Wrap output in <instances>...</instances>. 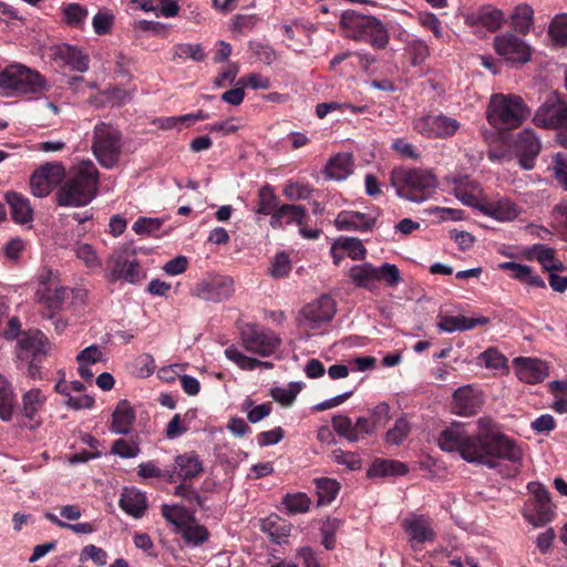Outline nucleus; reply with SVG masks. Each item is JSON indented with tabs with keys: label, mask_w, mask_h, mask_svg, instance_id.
<instances>
[{
	"label": "nucleus",
	"mask_w": 567,
	"mask_h": 567,
	"mask_svg": "<svg viewBox=\"0 0 567 567\" xmlns=\"http://www.w3.org/2000/svg\"><path fill=\"white\" fill-rule=\"evenodd\" d=\"M439 446L445 452H457L468 462L493 468L498 460L517 463L522 460V450L487 416L477 420V432L470 434L462 423H453L444 429L437 439Z\"/></svg>",
	"instance_id": "obj_1"
},
{
	"label": "nucleus",
	"mask_w": 567,
	"mask_h": 567,
	"mask_svg": "<svg viewBox=\"0 0 567 567\" xmlns=\"http://www.w3.org/2000/svg\"><path fill=\"white\" fill-rule=\"evenodd\" d=\"M99 171L91 161L74 166L66 182L56 193L59 206L81 207L90 204L96 196Z\"/></svg>",
	"instance_id": "obj_2"
},
{
	"label": "nucleus",
	"mask_w": 567,
	"mask_h": 567,
	"mask_svg": "<svg viewBox=\"0 0 567 567\" xmlns=\"http://www.w3.org/2000/svg\"><path fill=\"white\" fill-rule=\"evenodd\" d=\"M391 186L405 200L422 204L436 193L439 181L432 169L395 167L390 173Z\"/></svg>",
	"instance_id": "obj_3"
},
{
	"label": "nucleus",
	"mask_w": 567,
	"mask_h": 567,
	"mask_svg": "<svg viewBox=\"0 0 567 567\" xmlns=\"http://www.w3.org/2000/svg\"><path fill=\"white\" fill-rule=\"evenodd\" d=\"M340 27L349 38L367 41L377 50L385 49L390 41L389 31L380 19L355 10H346L341 14Z\"/></svg>",
	"instance_id": "obj_4"
},
{
	"label": "nucleus",
	"mask_w": 567,
	"mask_h": 567,
	"mask_svg": "<svg viewBox=\"0 0 567 567\" xmlns=\"http://www.w3.org/2000/svg\"><path fill=\"white\" fill-rule=\"evenodd\" d=\"M528 114L529 111L520 96L498 93L491 96L486 117L496 130L509 131L518 127Z\"/></svg>",
	"instance_id": "obj_5"
},
{
	"label": "nucleus",
	"mask_w": 567,
	"mask_h": 567,
	"mask_svg": "<svg viewBox=\"0 0 567 567\" xmlns=\"http://www.w3.org/2000/svg\"><path fill=\"white\" fill-rule=\"evenodd\" d=\"M0 89L7 95L40 94L48 90L45 79L22 64H11L0 72Z\"/></svg>",
	"instance_id": "obj_6"
},
{
	"label": "nucleus",
	"mask_w": 567,
	"mask_h": 567,
	"mask_svg": "<svg viewBox=\"0 0 567 567\" xmlns=\"http://www.w3.org/2000/svg\"><path fill=\"white\" fill-rule=\"evenodd\" d=\"M348 277L354 287L369 291H374L379 281H384L389 287H396L402 280L396 265L388 262L380 267L371 262L354 265L349 269Z\"/></svg>",
	"instance_id": "obj_7"
},
{
	"label": "nucleus",
	"mask_w": 567,
	"mask_h": 567,
	"mask_svg": "<svg viewBox=\"0 0 567 567\" xmlns=\"http://www.w3.org/2000/svg\"><path fill=\"white\" fill-rule=\"evenodd\" d=\"M91 147L99 163L106 168H112L120 159L122 134L115 126L100 122L93 128Z\"/></svg>",
	"instance_id": "obj_8"
},
{
	"label": "nucleus",
	"mask_w": 567,
	"mask_h": 567,
	"mask_svg": "<svg viewBox=\"0 0 567 567\" xmlns=\"http://www.w3.org/2000/svg\"><path fill=\"white\" fill-rule=\"evenodd\" d=\"M493 48L512 68H519L528 63L533 55L532 45L518 34L506 31L496 35Z\"/></svg>",
	"instance_id": "obj_9"
},
{
	"label": "nucleus",
	"mask_w": 567,
	"mask_h": 567,
	"mask_svg": "<svg viewBox=\"0 0 567 567\" xmlns=\"http://www.w3.org/2000/svg\"><path fill=\"white\" fill-rule=\"evenodd\" d=\"M533 122L547 130H567V99L554 91L537 109Z\"/></svg>",
	"instance_id": "obj_10"
},
{
	"label": "nucleus",
	"mask_w": 567,
	"mask_h": 567,
	"mask_svg": "<svg viewBox=\"0 0 567 567\" xmlns=\"http://www.w3.org/2000/svg\"><path fill=\"white\" fill-rule=\"evenodd\" d=\"M527 488L533 494V498L526 503L524 518L533 526L542 527L553 520L555 516L549 494L546 488L537 482L529 483Z\"/></svg>",
	"instance_id": "obj_11"
},
{
	"label": "nucleus",
	"mask_w": 567,
	"mask_h": 567,
	"mask_svg": "<svg viewBox=\"0 0 567 567\" xmlns=\"http://www.w3.org/2000/svg\"><path fill=\"white\" fill-rule=\"evenodd\" d=\"M241 340L245 349L261 357L274 354L280 346L279 337L269 329H259L248 324L241 331Z\"/></svg>",
	"instance_id": "obj_12"
},
{
	"label": "nucleus",
	"mask_w": 567,
	"mask_h": 567,
	"mask_svg": "<svg viewBox=\"0 0 567 567\" xmlns=\"http://www.w3.org/2000/svg\"><path fill=\"white\" fill-rule=\"evenodd\" d=\"M235 291L234 280L228 276H209L194 287L192 295L210 302L228 300Z\"/></svg>",
	"instance_id": "obj_13"
},
{
	"label": "nucleus",
	"mask_w": 567,
	"mask_h": 567,
	"mask_svg": "<svg viewBox=\"0 0 567 567\" xmlns=\"http://www.w3.org/2000/svg\"><path fill=\"white\" fill-rule=\"evenodd\" d=\"M457 120L444 114L426 115L414 121L413 127L416 132L429 138H447L453 136L460 128Z\"/></svg>",
	"instance_id": "obj_14"
},
{
	"label": "nucleus",
	"mask_w": 567,
	"mask_h": 567,
	"mask_svg": "<svg viewBox=\"0 0 567 567\" xmlns=\"http://www.w3.org/2000/svg\"><path fill=\"white\" fill-rule=\"evenodd\" d=\"M334 313L336 306L333 299L324 295L302 308L299 324L307 329H318L323 323L331 321Z\"/></svg>",
	"instance_id": "obj_15"
},
{
	"label": "nucleus",
	"mask_w": 567,
	"mask_h": 567,
	"mask_svg": "<svg viewBox=\"0 0 567 567\" xmlns=\"http://www.w3.org/2000/svg\"><path fill=\"white\" fill-rule=\"evenodd\" d=\"M47 396L40 389H31L22 394L18 406L20 423L28 429H35L41 424L40 411L42 410Z\"/></svg>",
	"instance_id": "obj_16"
},
{
	"label": "nucleus",
	"mask_w": 567,
	"mask_h": 567,
	"mask_svg": "<svg viewBox=\"0 0 567 567\" xmlns=\"http://www.w3.org/2000/svg\"><path fill=\"white\" fill-rule=\"evenodd\" d=\"M19 358L27 361H42L50 350L48 338L39 330L22 334L18 342Z\"/></svg>",
	"instance_id": "obj_17"
},
{
	"label": "nucleus",
	"mask_w": 567,
	"mask_h": 567,
	"mask_svg": "<svg viewBox=\"0 0 567 567\" xmlns=\"http://www.w3.org/2000/svg\"><path fill=\"white\" fill-rule=\"evenodd\" d=\"M515 150L519 156V165L524 169H532L542 150L540 138L534 130L525 128L517 134Z\"/></svg>",
	"instance_id": "obj_18"
},
{
	"label": "nucleus",
	"mask_w": 567,
	"mask_h": 567,
	"mask_svg": "<svg viewBox=\"0 0 567 567\" xmlns=\"http://www.w3.org/2000/svg\"><path fill=\"white\" fill-rule=\"evenodd\" d=\"M379 212L372 213H360L355 210H342L336 219L334 226L338 230L346 231H371L379 217Z\"/></svg>",
	"instance_id": "obj_19"
},
{
	"label": "nucleus",
	"mask_w": 567,
	"mask_h": 567,
	"mask_svg": "<svg viewBox=\"0 0 567 567\" xmlns=\"http://www.w3.org/2000/svg\"><path fill=\"white\" fill-rule=\"evenodd\" d=\"M53 58L70 70L84 73L89 70L90 59L80 48L61 43L53 48Z\"/></svg>",
	"instance_id": "obj_20"
},
{
	"label": "nucleus",
	"mask_w": 567,
	"mask_h": 567,
	"mask_svg": "<svg viewBox=\"0 0 567 567\" xmlns=\"http://www.w3.org/2000/svg\"><path fill=\"white\" fill-rule=\"evenodd\" d=\"M482 404V399L472 385H463L456 389L452 396V412L460 416L475 414Z\"/></svg>",
	"instance_id": "obj_21"
},
{
	"label": "nucleus",
	"mask_w": 567,
	"mask_h": 567,
	"mask_svg": "<svg viewBox=\"0 0 567 567\" xmlns=\"http://www.w3.org/2000/svg\"><path fill=\"white\" fill-rule=\"evenodd\" d=\"M514 363L516 365V375L525 383H539L549 373L547 363L540 359L516 358Z\"/></svg>",
	"instance_id": "obj_22"
},
{
	"label": "nucleus",
	"mask_w": 567,
	"mask_h": 567,
	"mask_svg": "<svg viewBox=\"0 0 567 567\" xmlns=\"http://www.w3.org/2000/svg\"><path fill=\"white\" fill-rule=\"evenodd\" d=\"M113 267L111 271V281L124 279L130 284H137L145 278L140 262L136 258H128L123 255H118L112 259Z\"/></svg>",
	"instance_id": "obj_23"
},
{
	"label": "nucleus",
	"mask_w": 567,
	"mask_h": 567,
	"mask_svg": "<svg viewBox=\"0 0 567 567\" xmlns=\"http://www.w3.org/2000/svg\"><path fill=\"white\" fill-rule=\"evenodd\" d=\"M524 256L528 260H537L548 274L565 270L564 262L556 257V250L543 244H535L525 250Z\"/></svg>",
	"instance_id": "obj_24"
},
{
	"label": "nucleus",
	"mask_w": 567,
	"mask_h": 567,
	"mask_svg": "<svg viewBox=\"0 0 567 567\" xmlns=\"http://www.w3.org/2000/svg\"><path fill=\"white\" fill-rule=\"evenodd\" d=\"M467 21L472 25L480 24L488 31L495 32L504 25L506 17L501 9L492 4H485L480 7L476 12L468 17Z\"/></svg>",
	"instance_id": "obj_25"
},
{
	"label": "nucleus",
	"mask_w": 567,
	"mask_h": 567,
	"mask_svg": "<svg viewBox=\"0 0 567 567\" xmlns=\"http://www.w3.org/2000/svg\"><path fill=\"white\" fill-rule=\"evenodd\" d=\"M402 527L409 534L410 540L415 544L434 542L435 533L432 529L430 518L425 516H413L402 522Z\"/></svg>",
	"instance_id": "obj_26"
},
{
	"label": "nucleus",
	"mask_w": 567,
	"mask_h": 567,
	"mask_svg": "<svg viewBox=\"0 0 567 567\" xmlns=\"http://www.w3.org/2000/svg\"><path fill=\"white\" fill-rule=\"evenodd\" d=\"M489 323V318L484 316L467 318L465 316H444L441 317L437 324L439 329L444 332L467 331L476 327Z\"/></svg>",
	"instance_id": "obj_27"
},
{
	"label": "nucleus",
	"mask_w": 567,
	"mask_h": 567,
	"mask_svg": "<svg viewBox=\"0 0 567 567\" xmlns=\"http://www.w3.org/2000/svg\"><path fill=\"white\" fill-rule=\"evenodd\" d=\"M134 422V409L127 400H121L113 411L110 431L115 434H128Z\"/></svg>",
	"instance_id": "obj_28"
},
{
	"label": "nucleus",
	"mask_w": 567,
	"mask_h": 567,
	"mask_svg": "<svg viewBox=\"0 0 567 567\" xmlns=\"http://www.w3.org/2000/svg\"><path fill=\"white\" fill-rule=\"evenodd\" d=\"M499 268L511 272V278L519 281L523 285L546 288V284L543 278L537 275L534 269L528 265H522L514 261H505L499 265Z\"/></svg>",
	"instance_id": "obj_29"
},
{
	"label": "nucleus",
	"mask_w": 567,
	"mask_h": 567,
	"mask_svg": "<svg viewBox=\"0 0 567 567\" xmlns=\"http://www.w3.org/2000/svg\"><path fill=\"white\" fill-rule=\"evenodd\" d=\"M4 198L10 206V214L14 223L23 225L32 221L33 208L29 198L17 192H8Z\"/></svg>",
	"instance_id": "obj_30"
},
{
	"label": "nucleus",
	"mask_w": 567,
	"mask_h": 567,
	"mask_svg": "<svg viewBox=\"0 0 567 567\" xmlns=\"http://www.w3.org/2000/svg\"><path fill=\"white\" fill-rule=\"evenodd\" d=\"M481 210L484 215L499 221H512L519 214L517 205L507 198L486 202L481 206Z\"/></svg>",
	"instance_id": "obj_31"
},
{
	"label": "nucleus",
	"mask_w": 567,
	"mask_h": 567,
	"mask_svg": "<svg viewBox=\"0 0 567 567\" xmlns=\"http://www.w3.org/2000/svg\"><path fill=\"white\" fill-rule=\"evenodd\" d=\"M202 472L203 464L195 452H186L177 455L175 457V471H171V473H174V477L178 476L184 481L192 480Z\"/></svg>",
	"instance_id": "obj_32"
},
{
	"label": "nucleus",
	"mask_w": 567,
	"mask_h": 567,
	"mask_svg": "<svg viewBox=\"0 0 567 567\" xmlns=\"http://www.w3.org/2000/svg\"><path fill=\"white\" fill-rule=\"evenodd\" d=\"M307 210L303 206L284 204L279 206L270 217V226L272 228H280L284 224L295 223L298 226L302 225Z\"/></svg>",
	"instance_id": "obj_33"
},
{
	"label": "nucleus",
	"mask_w": 567,
	"mask_h": 567,
	"mask_svg": "<svg viewBox=\"0 0 567 567\" xmlns=\"http://www.w3.org/2000/svg\"><path fill=\"white\" fill-rule=\"evenodd\" d=\"M118 505L127 515L141 518L147 507L146 496L135 488H125L121 494Z\"/></svg>",
	"instance_id": "obj_34"
},
{
	"label": "nucleus",
	"mask_w": 567,
	"mask_h": 567,
	"mask_svg": "<svg viewBox=\"0 0 567 567\" xmlns=\"http://www.w3.org/2000/svg\"><path fill=\"white\" fill-rule=\"evenodd\" d=\"M291 524L272 514L261 520V530L276 544L286 543L291 533Z\"/></svg>",
	"instance_id": "obj_35"
},
{
	"label": "nucleus",
	"mask_w": 567,
	"mask_h": 567,
	"mask_svg": "<svg viewBox=\"0 0 567 567\" xmlns=\"http://www.w3.org/2000/svg\"><path fill=\"white\" fill-rule=\"evenodd\" d=\"M509 18L513 29L517 33L526 35L534 25V9L526 2L519 3L513 9Z\"/></svg>",
	"instance_id": "obj_36"
},
{
	"label": "nucleus",
	"mask_w": 567,
	"mask_h": 567,
	"mask_svg": "<svg viewBox=\"0 0 567 567\" xmlns=\"http://www.w3.org/2000/svg\"><path fill=\"white\" fill-rule=\"evenodd\" d=\"M352 172V156L340 153L332 157L324 167L327 177L336 181L346 179Z\"/></svg>",
	"instance_id": "obj_37"
},
{
	"label": "nucleus",
	"mask_w": 567,
	"mask_h": 567,
	"mask_svg": "<svg viewBox=\"0 0 567 567\" xmlns=\"http://www.w3.org/2000/svg\"><path fill=\"white\" fill-rule=\"evenodd\" d=\"M409 472L408 466L395 460H375L368 470L369 477L402 476Z\"/></svg>",
	"instance_id": "obj_38"
},
{
	"label": "nucleus",
	"mask_w": 567,
	"mask_h": 567,
	"mask_svg": "<svg viewBox=\"0 0 567 567\" xmlns=\"http://www.w3.org/2000/svg\"><path fill=\"white\" fill-rule=\"evenodd\" d=\"M38 295L40 302L47 308L59 310L69 297V289L59 285H50L43 291L39 290Z\"/></svg>",
	"instance_id": "obj_39"
},
{
	"label": "nucleus",
	"mask_w": 567,
	"mask_h": 567,
	"mask_svg": "<svg viewBox=\"0 0 567 567\" xmlns=\"http://www.w3.org/2000/svg\"><path fill=\"white\" fill-rule=\"evenodd\" d=\"M16 396L11 383L0 374V419L4 422L12 420Z\"/></svg>",
	"instance_id": "obj_40"
},
{
	"label": "nucleus",
	"mask_w": 567,
	"mask_h": 567,
	"mask_svg": "<svg viewBox=\"0 0 567 567\" xmlns=\"http://www.w3.org/2000/svg\"><path fill=\"white\" fill-rule=\"evenodd\" d=\"M315 484L318 495V506L331 504L340 489L339 483L336 480L328 477L317 478L315 480Z\"/></svg>",
	"instance_id": "obj_41"
},
{
	"label": "nucleus",
	"mask_w": 567,
	"mask_h": 567,
	"mask_svg": "<svg viewBox=\"0 0 567 567\" xmlns=\"http://www.w3.org/2000/svg\"><path fill=\"white\" fill-rule=\"evenodd\" d=\"M111 453L121 458H133L141 453L138 436L126 439H117L113 442Z\"/></svg>",
	"instance_id": "obj_42"
},
{
	"label": "nucleus",
	"mask_w": 567,
	"mask_h": 567,
	"mask_svg": "<svg viewBox=\"0 0 567 567\" xmlns=\"http://www.w3.org/2000/svg\"><path fill=\"white\" fill-rule=\"evenodd\" d=\"M282 505L285 506L288 514H305L309 512L311 499L305 493L287 494L282 498Z\"/></svg>",
	"instance_id": "obj_43"
},
{
	"label": "nucleus",
	"mask_w": 567,
	"mask_h": 567,
	"mask_svg": "<svg viewBox=\"0 0 567 567\" xmlns=\"http://www.w3.org/2000/svg\"><path fill=\"white\" fill-rule=\"evenodd\" d=\"M174 58L203 62L206 59V52L200 43H179L174 47Z\"/></svg>",
	"instance_id": "obj_44"
},
{
	"label": "nucleus",
	"mask_w": 567,
	"mask_h": 567,
	"mask_svg": "<svg viewBox=\"0 0 567 567\" xmlns=\"http://www.w3.org/2000/svg\"><path fill=\"white\" fill-rule=\"evenodd\" d=\"M548 35L557 45H567V13H560L553 18L548 27Z\"/></svg>",
	"instance_id": "obj_45"
},
{
	"label": "nucleus",
	"mask_w": 567,
	"mask_h": 567,
	"mask_svg": "<svg viewBox=\"0 0 567 567\" xmlns=\"http://www.w3.org/2000/svg\"><path fill=\"white\" fill-rule=\"evenodd\" d=\"M332 427L339 436L344 437L349 442L360 441V436L354 431V423L344 414L334 415L331 420Z\"/></svg>",
	"instance_id": "obj_46"
},
{
	"label": "nucleus",
	"mask_w": 567,
	"mask_h": 567,
	"mask_svg": "<svg viewBox=\"0 0 567 567\" xmlns=\"http://www.w3.org/2000/svg\"><path fill=\"white\" fill-rule=\"evenodd\" d=\"M278 208V198L269 185H265L258 193V206L256 213L271 215Z\"/></svg>",
	"instance_id": "obj_47"
},
{
	"label": "nucleus",
	"mask_w": 567,
	"mask_h": 567,
	"mask_svg": "<svg viewBox=\"0 0 567 567\" xmlns=\"http://www.w3.org/2000/svg\"><path fill=\"white\" fill-rule=\"evenodd\" d=\"M182 537L187 545L199 546L204 544L209 533L206 527L198 524H184L182 526Z\"/></svg>",
	"instance_id": "obj_48"
},
{
	"label": "nucleus",
	"mask_w": 567,
	"mask_h": 567,
	"mask_svg": "<svg viewBox=\"0 0 567 567\" xmlns=\"http://www.w3.org/2000/svg\"><path fill=\"white\" fill-rule=\"evenodd\" d=\"M337 245L347 251L348 256L353 260H363L367 256V249L362 241L355 237H344L337 241Z\"/></svg>",
	"instance_id": "obj_49"
},
{
	"label": "nucleus",
	"mask_w": 567,
	"mask_h": 567,
	"mask_svg": "<svg viewBox=\"0 0 567 567\" xmlns=\"http://www.w3.org/2000/svg\"><path fill=\"white\" fill-rule=\"evenodd\" d=\"M410 431V423L404 416H401L395 421L393 427L386 432L385 441L390 444L399 445L408 437Z\"/></svg>",
	"instance_id": "obj_50"
},
{
	"label": "nucleus",
	"mask_w": 567,
	"mask_h": 567,
	"mask_svg": "<svg viewBox=\"0 0 567 567\" xmlns=\"http://www.w3.org/2000/svg\"><path fill=\"white\" fill-rule=\"evenodd\" d=\"M75 256L84 262L90 269L100 268L102 260L99 258L95 249L86 243L76 244L74 248Z\"/></svg>",
	"instance_id": "obj_51"
},
{
	"label": "nucleus",
	"mask_w": 567,
	"mask_h": 567,
	"mask_svg": "<svg viewBox=\"0 0 567 567\" xmlns=\"http://www.w3.org/2000/svg\"><path fill=\"white\" fill-rule=\"evenodd\" d=\"M137 474L143 478H164L174 482V473L159 468L154 461L141 463L137 466Z\"/></svg>",
	"instance_id": "obj_52"
},
{
	"label": "nucleus",
	"mask_w": 567,
	"mask_h": 567,
	"mask_svg": "<svg viewBox=\"0 0 567 567\" xmlns=\"http://www.w3.org/2000/svg\"><path fill=\"white\" fill-rule=\"evenodd\" d=\"M225 355L235 362L240 369L252 371L259 367L260 360L249 358L241 353L235 346H230L225 350Z\"/></svg>",
	"instance_id": "obj_53"
},
{
	"label": "nucleus",
	"mask_w": 567,
	"mask_h": 567,
	"mask_svg": "<svg viewBox=\"0 0 567 567\" xmlns=\"http://www.w3.org/2000/svg\"><path fill=\"white\" fill-rule=\"evenodd\" d=\"M37 171L42 172L43 177L53 187L59 185L65 175V168H64L63 164L60 162L47 163V164L40 166V168H38Z\"/></svg>",
	"instance_id": "obj_54"
},
{
	"label": "nucleus",
	"mask_w": 567,
	"mask_h": 567,
	"mask_svg": "<svg viewBox=\"0 0 567 567\" xmlns=\"http://www.w3.org/2000/svg\"><path fill=\"white\" fill-rule=\"evenodd\" d=\"M300 391V383H290L288 388H274L271 390V396L275 401L288 406L292 404Z\"/></svg>",
	"instance_id": "obj_55"
},
{
	"label": "nucleus",
	"mask_w": 567,
	"mask_h": 567,
	"mask_svg": "<svg viewBox=\"0 0 567 567\" xmlns=\"http://www.w3.org/2000/svg\"><path fill=\"white\" fill-rule=\"evenodd\" d=\"M44 517L51 522L52 524L56 525L60 528L70 529L75 534H91L94 532V527L90 523H76L71 524L66 523L62 519H60L55 514L47 512L44 514Z\"/></svg>",
	"instance_id": "obj_56"
},
{
	"label": "nucleus",
	"mask_w": 567,
	"mask_h": 567,
	"mask_svg": "<svg viewBox=\"0 0 567 567\" xmlns=\"http://www.w3.org/2000/svg\"><path fill=\"white\" fill-rule=\"evenodd\" d=\"M550 169L558 184L567 190V154L557 153L554 155Z\"/></svg>",
	"instance_id": "obj_57"
},
{
	"label": "nucleus",
	"mask_w": 567,
	"mask_h": 567,
	"mask_svg": "<svg viewBox=\"0 0 567 567\" xmlns=\"http://www.w3.org/2000/svg\"><path fill=\"white\" fill-rule=\"evenodd\" d=\"M312 192L310 185L298 182H289L284 188V195L290 200L308 199Z\"/></svg>",
	"instance_id": "obj_58"
},
{
	"label": "nucleus",
	"mask_w": 567,
	"mask_h": 567,
	"mask_svg": "<svg viewBox=\"0 0 567 567\" xmlns=\"http://www.w3.org/2000/svg\"><path fill=\"white\" fill-rule=\"evenodd\" d=\"M408 51L412 56V64L420 65L430 56V48L424 40L413 39L408 43Z\"/></svg>",
	"instance_id": "obj_59"
},
{
	"label": "nucleus",
	"mask_w": 567,
	"mask_h": 567,
	"mask_svg": "<svg viewBox=\"0 0 567 567\" xmlns=\"http://www.w3.org/2000/svg\"><path fill=\"white\" fill-rule=\"evenodd\" d=\"M481 362L488 369H502L506 365L507 359L495 348H488L480 354Z\"/></svg>",
	"instance_id": "obj_60"
},
{
	"label": "nucleus",
	"mask_w": 567,
	"mask_h": 567,
	"mask_svg": "<svg viewBox=\"0 0 567 567\" xmlns=\"http://www.w3.org/2000/svg\"><path fill=\"white\" fill-rule=\"evenodd\" d=\"M30 188L33 196L42 198L51 193L53 186L47 182L42 172L35 171L30 177Z\"/></svg>",
	"instance_id": "obj_61"
},
{
	"label": "nucleus",
	"mask_w": 567,
	"mask_h": 567,
	"mask_svg": "<svg viewBox=\"0 0 567 567\" xmlns=\"http://www.w3.org/2000/svg\"><path fill=\"white\" fill-rule=\"evenodd\" d=\"M65 20L70 25L79 27L87 16V10L79 3H70L64 9Z\"/></svg>",
	"instance_id": "obj_62"
},
{
	"label": "nucleus",
	"mask_w": 567,
	"mask_h": 567,
	"mask_svg": "<svg viewBox=\"0 0 567 567\" xmlns=\"http://www.w3.org/2000/svg\"><path fill=\"white\" fill-rule=\"evenodd\" d=\"M249 48L260 62L267 65H270L275 62L276 52L270 45L264 44L261 42H250Z\"/></svg>",
	"instance_id": "obj_63"
},
{
	"label": "nucleus",
	"mask_w": 567,
	"mask_h": 567,
	"mask_svg": "<svg viewBox=\"0 0 567 567\" xmlns=\"http://www.w3.org/2000/svg\"><path fill=\"white\" fill-rule=\"evenodd\" d=\"M290 270L291 262L289 256L285 252L276 255L271 265L270 275L275 278H282L286 277Z\"/></svg>",
	"instance_id": "obj_64"
}]
</instances>
